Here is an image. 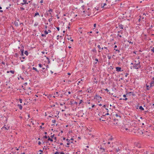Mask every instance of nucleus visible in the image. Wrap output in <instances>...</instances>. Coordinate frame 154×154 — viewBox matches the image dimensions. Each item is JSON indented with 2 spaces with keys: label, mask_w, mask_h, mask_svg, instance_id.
Masks as SVG:
<instances>
[{
  "label": "nucleus",
  "mask_w": 154,
  "mask_h": 154,
  "mask_svg": "<svg viewBox=\"0 0 154 154\" xmlns=\"http://www.w3.org/2000/svg\"><path fill=\"white\" fill-rule=\"evenodd\" d=\"M54 154H64V153L63 152H59L56 151Z\"/></svg>",
  "instance_id": "39448f33"
},
{
  "label": "nucleus",
  "mask_w": 154,
  "mask_h": 154,
  "mask_svg": "<svg viewBox=\"0 0 154 154\" xmlns=\"http://www.w3.org/2000/svg\"><path fill=\"white\" fill-rule=\"evenodd\" d=\"M10 127V126L9 125H8L6 126L5 125L2 127V128L5 129L6 130H8L9 129Z\"/></svg>",
  "instance_id": "f03ea898"
},
{
  "label": "nucleus",
  "mask_w": 154,
  "mask_h": 154,
  "mask_svg": "<svg viewBox=\"0 0 154 154\" xmlns=\"http://www.w3.org/2000/svg\"><path fill=\"white\" fill-rule=\"evenodd\" d=\"M154 85V81H153L150 83V87L153 86Z\"/></svg>",
  "instance_id": "6e6552de"
},
{
  "label": "nucleus",
  "mask_w": 154,
  "mask_h": 154,
  "mask_svg": "<svg viewBox=\"0 0 154 154\" xmlns=\"http://www.w3.org/2000/svg\"><path fill=\"white\" fill-rule=\"evenodd\" d=\"M42 69H45V67H42Z\"/></svg>",
  "instance_id": "338daca9"
},
{
  "label": "nucleus",
  "mask_w": 154,
  "mask_h": 154,
  "mask_svg": "<svg viewBox=\"0 0 154 154\" xmlns=\"http://www.w3.org/2000/svg\"><path fill=\"white\" fill-rule=\"evenodd\" d=\"M24 54L27 56L28 54V53L27 51H25L24 52Z\"/></svg>",
  "instance_id": "a211bd4d"
},
{
  "label": "nucleus",
  "mask_w": 154,
  "mask_h": 154,
  "mask_svg": "<svg viewBox=\"0 0 154 154\" xmlns=\"http://www.w3.org/2000/svg\"><path fill=\"white\" fill-rule=\"evenodd\" d=\"M96 26V24H94V27H95Z\"/></svg>",
  "instance_id": "8fccbe9b"
},
{
  "label": "nucleus",
  "mask_w": 154,
  "mask_h": 154,
  "mask_svg": "<svg viewBox=\"0 0 154 154\" xmlns=\"http://www.w3.org/2000/svg\"><path fill=\"white\" fill-rule=\"evenodd\" d=\"M66 140L68 141V143H67V145H69L70 144V143L69 141V139H67Z\"/></svg>",
  "instance_id": "6ab92c4d"
},
{
  "label": "nucleus",
  "mask_w": 154,
  "mask_h": 154,
  "mask_svg": "<svg viewBox=\"0 0 154 154\" xmlns=\"http://www.w3.org/2000/svg\"><path fill=\"white\" fill-rule=\"evenodd\" d=\"M44 137H45V138L47 139V138H48V137H47V136H45Z\"/></svg>",
  "instance_id": "ea45409f"
},
{
  "label": "nucleus",
  "mask_w": 154,
  "mask_h": 154,
  "mask_svg": "<svg viewBox=\"0 0 154 154\" xmlns=\"http://www.w3.org/2000/svg\"><path fill=\"white\" fill-rule=\"evenodd\" d=\"M134 65L133 68L134 69H138L140 67V62L139 60H138L137 61H135L134 63Z\"/></svg>",
  "instance_id": "f257e3e1"
},
{
  "label": "nucleus",
  "mask_w": 154,
  "mask_h": 154,
  "mask_svg": "<svg viewBox=\"0 0 154 154\" xmlns=\"http://www.w3.org/2000/svg\"><path fill=\"white\" fill-rule=\"evenodd\" d=\"M128 42H129V43L130 44H132L133 42H131V41H128Z\"/></svg>",
  "instance_id": "bb28decb"
},
{
  "label": "nucleus",
  "mask_w": 154,
  "mask_h": 154,
  "mask_svg": "<svg viewBox=\"0 0 154 154\" xmlns=\"http://www.w3.org/2000/svg\"><path fill=\"white\" fill-rule=\"evenodd\" d=\"M115 50L116 51H118L119 52L120 51L119 50H117V49H116H116H115Z\"/></svg>",
  "instance_id": "49530a36"
},
{
  "label": "nucleus",
  "mask_w": 154,
  "mask_h": 154,
  "mask_svg": "<svg viewBox=\"0 0 154 154\" xmlns=\"http://www.w3.org/2000/svg\"><path fill=\"white\" fill-rule=\"evenodd\" d=\"M48 31L49 32H51V31L50 30H48Z\"/></svg>",
  "instance_id": "864d4df0"
},
{
  "label": "nucleus",
  "mask_w": 154,
  "mask_h": 154,
  "mask_svg": "<svg viewBox=\"0 0 154 154\" xmlns=\"http://www.w3.org/2000/svg\"><path fill=\"white\" fill-rule=\"evenodd\" d=\"M19 100H20V103H22V99H20Z\"/></svg>",
  "instance_id": "f704fd0d"
},
{
  "label": "nucleus",
  "mask_w": 154,
  "mask_h": 154,
  "mask_svg": "<svg viewBox=\"0 0 154 154\" xmlns=\"http://www.w3.org/2000/svg\"><path fill=\"white\" fill-rule=\"evenodd\" d=\"M97 47H98V48H99L100 49L101 48H100V45H98L97 46Z\"/></svg>",
  "instance_id": "c85d7f7f"
},
{
  "label": "nucleus",
  "mask_w": 154,
  "mask_h": 154,
  "mask_svg": "<svg viewBox=\"0 0 154 154\" xmlns=\"http://www.w3.org/2000/svg\"><path fill=\"white\" fill-rule=\"evenodd\" d=\"M116 71H117L118 72H119V71H121V68L120 67H116Z\"/></svg>",
  "instance_id": "20e7f679"
},
{
  "label": "nucleus",
  "mask_w": 154,
  "mask_h": 154,
  "mask_svg": "<svg viewBox=\"0 0 154 154\" xmlns=\"http://www.w3.org/2000/svg\"><path fill=\"white\" fill-rule=\"evenodd\" d=\"M115 116L116 117H119V118H120V116H119L118 114H116V115H115Z\"/></svg>",
  "instance_id": "5701e85b"
},
{
  "label": "nucleus",
  "mask_w": 154,
  "mask_h": 154,
  "mask_svg": "<svg viewBox=\"0 0 154 154\" xmlns=\"http://www.w3.org/2000/svg\"><path fill=\"white\" fill-rule=\"evenodd\" d=\"M117 45H115V46H114V48H117Z\"/></svg>",
  "instance_id": "bf43d9fd"
},
{
  "label": "nucleus",
  "mask_w": 154,
  "mask_h": 154,
  "mask_svg": "<svg viewBox=\"0 0 154 154\" xmlns=\"http://www.w3.org/2000/svg\"><path fill=\"white\" fill-rule=\"evenodd\" d=\"M28 4V3L26 2V0H23V3H21V4L22 5H23L24 4Z\"/></svg>",
  "instance_id": "0eeeda50"
},
{
  "label": "nucleus",
  "mask_w": 154,
  "mask_h": 154,
  "mask_svg": "<svg viewBox=\"0 0 154 154\" xmlns=\"http://www.w3.org/2000/svg\"><path fill=\"white\" fill-rule=\"evenodd\" d=\"M38 66L40 67H42V66H43L41 64H38Z\"/></svg>",
  "instance_id": "4be33fe9"
},
{
  "label": "nucleus",
  "mask_w": 154,
  "mask_h": 154,
  "mask_svg": "<svg viewBox=\"0 0 154 154\" xmlns=\"http://www.w3.org/2000/svg\"><path fill=\"white\" fill-rule=\"evenodd\" d=\"M106 5V4L105 3L103 5V7L105 6Z\"/></svg>",
  "instance_id": "79ce46f5"
},
{
  "label": "nucleus",
  "mask_w": 154,
  "mask_h": 154,
  "mask_svg": "<svg viewBox=\"0 0 154 154\" xmlns=\"http://www.w3.org/2000/svg\"><path fill=\"white\" fill-rule=\"evenodd\" d=\"M54 134H53V135H51V138H53V137H54Z\"/></svg>",
  "instance_id": "2f4dec72"
},
{
  "label": "nucleus",
  "mask_w": 154,
  "mask_h": 154,
  "mask_svg": "<svg viewBox=\"0 0 154 154\" xmlns=\"http://www.w3.org/2000/svg\"><path fill=\"white\" fill-rule=\"evenodd\" d=\"M104 48L106 49H107V47H104Z\"/></svg>",
  "instance_id": "e2e57ef3"
},
{
  "label": "nucleus",
  "mask_w": 154,
  "mask_h": 154,
  "mask_svg": "<svg viewBox=\"0 0 154 154\" xmlns=\"http://www.w3.org/2000/svg\"><path fill=\"white\" fill-rule=\"evenodd\" d=\"M68 75H71V74L69 73H68Z\"/></svg>",
  "instance_id": "13d9d810"
},
{
  "label": "nucleus",
  "mask_w": 154,
  "mask_h": 154,
  "mask_svg": "<svg viewBox=\"0 0 154 154\" xmlns=\"http://www.w3.org/2000/svg\"><path fill=\"white\" fill-rule=\"evenodd\" d=\"M101 97L99 96H98L97 95H96L95 97V98L96 99H99V98H101Z\"/></svg>",
  "instance_id": "1a4fd4ad"
},
{
  "label": "nucleus",
  "mask_w": 154,
  "mask_h": 154,
  "mask_svg": "<svg viewBox=\"0 0 154 154\" xmlns=\"http://www.w3.org/2000/svg\"><path fill=\"white\" fill-rule=\"evenodd\" d=\"M2 64H4V65L5 64V63L3 61L2 62Z\"/></svg>",
  "instance_id": "c03bdc74"
},
{
  "label": "nucleus",
  "mask_w": 154,
  "mask_h": 154,
  "mask_svg": "<svg viewBox=\"0 0 154 154\" xmlns=\"http://www.w3.org/2000/svg\"><path fill=\"white\" fill-rule=\"evenodd\" d=\"M87 91L88 93H91V88H89L87 89Z\"/></svg>",
  "instance_id": "9d476101"
},
{
  "label": "nucleus",
  "mask_w": 154,
  "mask_h": 154,
  "mask_svg": "<svg viewBox=\"0 0 154 154\" xmlns=\"http://www.w3.org/2000/svg\"><path fill=\"white\" fill-rule=\"evenodd\" d=\"M48 140L50 141L51 142H53V140L52 139H51L49 137H48Z\"/></svg>",
  "instance_id": "f3484780"
},
{
  "label": "nucleus",
  "mask_w": 154,
  "mask_h": 154,
  "mask_svg": "<svg viewBox=\"0 0 154 154\" xmlns=\"http://www.w3.org/2000/svg\"><path fill=\"white\" fill-rule=\"evenodd\" d=\"M110 143V142H109L108 143V144H109Z\"/></svg>",
  "instance_id": "774afa93"
},
{
  "label": "nucleus",
  "mask_w": 154,
  "mask_h": 154,
  "mask_svg": "<svg viewBox=\"0 0 154 154\" xmlns=\"http://www.w3.org/2000/svg\"><path fill=\"white\" fill-rule=\"evenodd\" d=\"M151 51L154 53V47H153L152 49L151 50Z\"/></svg>",
  "instance_id": "cd10ccee"
},
{
  "label": "nucleus",
  "mask_w": 154,
  "mask_h": 154,
  "mask_svg": "<svg viewBox=\"0 0 154 154\" xmlns=\"http://www.w3.org/2000/svg\"><path fill=\"white\" fill-rule=\"evenodd\" d=\"M54 139L55 140V142L57 140V137H54Z\"/></svg>",
  "instance_id": "7c9ffc66"
},
{
  "label": "nucleus",
  "mask_w": 154,
  "mask_h": 154,
  "mask_svg": "<svg viewBox=\"0 0 154 154\" xmlns=\"http://www.w3.org/2000/svg\"><path fill=\"white\" fill-rule=\"evenodd\" d=\"M45 28L46 29H47V26H45Z\"/></svg>",
  "instance_id": "052dcab7"
},
{
  "label": "nucleus",
  "mask_w": 154,
  "mask_h": 154,
  "mask_svg": "<svg viewBox=\"0 0 154 154\" xmlns=\"http://www.w3.org/2000/svg\"><path fill=\"white\" fill-rule=\"evenodd\" d=\"M41 144V142L40 141H39L38 143V144L39 145H40Z\"/></svg>",
  "instance_id": "e433bc0d"
},
{
  "label": "nucleus",
  "mask_w": 154,
  "mask_h": 154,
  "mask_svg": "<svg viewBox=\"0 0 154 154\" xmlns=\"http://www.w3.org/2000/svg\"><path fill=\"white\" fill-rule=\"evenodd\" d=\"M68 93L69 94H71V92L70 91H69Z\"/></svg>",
  "instance_id": "4d7b16f0"
},
{
  "label": "nucleus",
  "mask_w": 154,
  "mask_h": 154,
  "mask_svg": "<svg viewBox=\"0 0 154 154\" xmlns=\"http://www.w3.org/2000/svg\"><path fill=\"white\" fill-rule=\"evenodd\" d=\"M106 107V106L105 105H104L103 106V107H104V108H105V107Z\"/></svg>",
  "instance_id": "603ef678"
},
{
  "label": "nucleus",
  "mask_w": 154,
  "mask_h": 154,
  "mask_svg": "<svg viewBox=\"0 0 154 154\" xmlns=\"http://www.w3.org/2000/svg\"><path fill=\"white\" fill-rule=\"evenodd\" d=\"M140 18L138 20L139 22H140L141 20V17L140 16Z\"/></svg>",
  "instance_id": "473e14b6"
},
{
  "label": "nucleus",
  "mask_w": 154,
  "mask_h": 154,
  "mask_svg": "<svg viewBox=\"0 0 154 154\" xmlns=\"http://www.w3.org/2000/svg\"><path fill=\"white\" fill-rule=\"evenodd\" d=\"M43 151L41 150H40L38 151V154H42Z\"/></svg>",
  "instance_id": "f8f14e48"
},
{
  "label": "nucleus",
  "mask_w": 154,
  "mask_h": 154,
  "mask_svg": "<svg viewBox=\"0 0 154 154\" xmlns=\"http://www.w3.org/2000/svg\"><path fill=\"white\" fill-rule=\"evenodd\" d=\"M37 15H39V14L38 12H36L35 14V16H36Z\"/></svg>",
  "instance_id": "aec40b11"
},
{
  "label": "nucleus",
  "mask_w": 154,
  "mask_h": 154,
  "mask_svg": "<svg viewBox=\"0 0 154 154\" xmlns=\"http://www.w3.org/2000/svg\"><path fill=\"white\" fill-rule=\"evenodd\" d=\"M20 9L22 10H24V8H23V7H21Z\"/></svg>",
  "instance_id": "72a5a7b5"
},
{
  "label": "nucleus",
  "mask_w": 154,
  "mask_h": 154,
  "mask_svg": "<svg viewBox=\"0 0 154 154\" xmlns=\"http://www.w3.org/2000/svg\"><path fill=\"white\" fill-rule=\"evenodd\" d=\"M32 69H33V70H35L36 72H39V71L37 70V69L36 68H35L34 67H33Z\"/></svg>",
  "instance_id": "4468645a"
},
{
  "label": "nucleus",
  "mask_w": 154,
  "mask_h": 154,
  "mask_svg": "<svg viewBox=\"0 0 154 154\" xmlns=\"http://www.w3.org/2000/svg\"><path fill=\"white\" fill-rule=\"evenodd\" d=\"M112 139H113V138H111L110 139H109V140H112Z\"/></svg>",
  "instance_id": "4c0bfd02"
},
{
  "label": "nucleus",
  "mask_w": 154,
  "mask_h": 154,
  "mask_svg": "<svg viewBox=\"0 0 154 154\" xmlns=\"http://www.w3.org/2000/svg\"><path fill=\"white\" fill-rule=\"evenodd\" d=\"M123 100H127V98H125L124 99H123Z\"/></svg>",
  "instance_id": "a18cd8bd"
},
{
  "label": "nucleus",
  "mask_w": 154,
  "mask_h": 154,
  "mask_svg": "<svg viewBox=\"0 0 154 154\" xmlns=\"http://www.w3.org/2000/svg\"><path fill=\"white\" fill-rule=\"evenodd\" d=\"M52 122L54 123H55L56 122V121L55 119L53 120H52Z\"/></svg>",
  "instance_id": "b1692460"
},
{
  "label": "nucleus",
  "mask_w": 154,
  "mask_h": 154,
  "mask_svg": "<svg viewBox=\"0 0 154 154\" xmlns=\"http://www.w3.org/2000/svg\"><path fill=\"white\" fill-rule=\"evenodd\" d=\"M54 95L55 96H54L53 97H58L59 96V94H58V92H56L54 93Z\"/></svg>",
  "instance_id": "7ed1b4c3"
},
{
  "label": "nucleus",
  "mask_w": 154,
  "mask_h": 154,
  "mask_svg": "<svg viewBox=\"0 0 154 154\" xmlns=\"http://www.w3.org/2000/svg\"><path fill=\"white\" fill-rule=\"evenodd\" d=\"M45 32V34H47L48 33V31H47V30H45L44 32Z\"/></svg>",
  "instance_id": "412c9836"
},
{
  "label": "nucleus",
  "mask_w": 154,
  "mask_h": 154,
  "mask_svg": "<svg viewBox=\"0 0 154 154\" xmlns=\"http://www.w3.org/2000/svg\"><path fill=\"white\" fill-rule=\"evenodd\" d=\"M139 108L140 109V110H143L144 109V108L141 106H140L139 107Z\"/></svg>",
  "instance_id": "2eb2a0df"
},
{
  "label": "nucleus",
  "mask_w": 154,
  "mask_h": 154,
  "mask_svg": "<svg viewBox=\"0 0 154 154\" xmlns=\"http://www.w3.org/2000/svg\"><path fill=\"white\" fill-rule=\"evenodd\" d=\"M106 109L107 111V112H108V109L107 108H106Z\"/></svg>",
  "instance_id": "3c124183"
},
{
  "label": "nucleus",
  "mask_w": 154,
  "mask_h": 154,
  "mask_svg": "<svg viewBox=\"0 0 154 154\" xmlns=\"http://www.w3.org/2000/svg\"><path fill=\"white\" fill-rule=\"evenodd\" d=\"M73 140V139L71 138V139H70V140H69V141L70 142L71 140Z\"/></svg>",
  "instance_id": "6e6d98bb"
},
{
  "label": "nucleus",
  "mask_w": 154,
  "mask_h": 154,
  "mask_svg": "<svg viewBox=\"0 0 154 154\" xmlns=\"http://www.w3.org/2000/svg\"><path fill=\"white\" fill-rule=\"evenodd\" d=\"M14 24L16 26H18L19 25V23L17 21H15Z\"/></svg>",
  "instance_id": "9b49d317"
},
{
  "label": "nucleus",
  "mask_w": 154,
  "mask_h": 154,
  "mask_svg": "<svg viewBox=\"0 0 154 154\" xmlns=\"http://www.w3.org/2000/svg\"><path fill=\"white\" fill-rule=\"evenodd\" d=\"M57 29L58 31H59L60 30V28L59 27H57Z\"/></svg>",
  "instance_id": "a19ab883"
},
{
  "label": "nucleus",
  "mask_w": 154,
  "mask_h": 154,
  "mask_svg": "<svg viewBox=\"0 0 154 154\" xmlns=\"http://www.w3.org/2000/svg\"><path fill=\"white\" fill-rule=\"evenodd\" d=\"M95 49H93V50H92V51H95Z\"/></svg>",
  "instance_id": "0e129e2a"
},
{
  "label": "nucleus",
  "mask_w": 154,
  "mask_h": 154,
  "mask_svg": "<svg viewBox=\"0 0 154 154\" xmlns=\"http://www.w3.org/2000/svg\"><path fill=\"white\" fill-rule=\"evenodd\" d=\"M43 2V0H42L40 1V3H42Z\"/></svg>",
  "instance_id": "58836bf2"
},
{
  "label": "nucleus",
  "mask_w": 154,
  "mask_h": 154,
  "mask_svg": "<svg viewBox=\"0 0 154 154\" xmlns=\"http://www.w3.org/2000/svg\"><path fill=\"white\" fill-rule=\"evenodd\" d=\"M52 11H53V10H52V9H50V10H48V11H49V12H52Z\"/></svg>",
  "instance_id": "a878e982"
},
{
  "label": "nucleus",
  "mask_w": 154,
  "mask_h": 154,
  "mask_svg": "<svg viewBox=\"0 0 154 154\" xmlns=\"http://www.w3.org/2000/svg\"><path fill=\"white\" fill-rule=\"evenodd\" d=\"M94 105H93L92 106V107H94Z\"/></svg>",
  "instance_id": "69168bd1"
},
{
  "label": "nucleus",
  "mask_w": 154,
  "mask_h": 154,
  "mask_svg": "<svg viewBox=\"0 0 154 154\" xmlns=\"http://www.w3.org/2000/svg\"><path fill=\"white\" fill-rule=\"evenodd\" d=\"M78 85H79V83H81L82 84H83L82 83L83 82H82L83 81L82 79H81V80L79 79V80H78Z\"/></svg>",
  "instance_id": "423d86ee"
},
{
  "label": "nucleus",
  "mask_w": 154,
  "mask_h": 154,
  "mask_svg": "<svg viewBox=\"0 0 154 154\" xmlns=\"http://www.w3.org/2000/svg\"><path fill=\"white\" fill-rule=\"evenodd\" d=\"M3 12V11L2 10H0V12Z\"/></svg>",
  "instance_id": "5fc2aeb1"
},
{
  "label": "nucleus",
  "mask_w": 154,
  "mask_h": 154,
  "mask_svg": "<svg viewBox=\"0 0 154 154\" xmlns=\"http://www.w3.org/2000/svg\"><path fill=\"white\" fill-rule=\"evenodd\" d=\"M63 144V143H60V145H62Z\"/></svg>",
  "instance_id": "680f3d73"
},
{
  "label": "nucleus",
  "mask_w": 154,
  "mask_h": 154,
  "mask_svg": "<svg viewBox=\"0 0 154 154\" xmlns=\"http://www.w3.org/2000/svg\"><path fill=\"white\" fill-rule=\"evenodd\" d=\"M59 96H60V97H62L63 95L62 94H59Z\"/></svg>",
  "instance_id": "c9c22d12"
},
{
  "label": "nucleus",
  "mask_w": 154,
  "mask_h": 154,
  "mask_svg": "<svg viewBox=\"0 0 154 154\" xmlns=\"http://www.w3.org/2000/svg\"><path fill=\"white\" fill-rule=\"evenodd\" d=\"M10 72L12 73L13 74L14 72L13 70H11L10 71Z\"/></svg>",
  "instance_id": "393cba45"
},
{
  "label": "nucleus",
  "mask_w": 154,
  "mask_h": 154,
  "mask_svg": "<svg viewBox=\"0 0 154 154\" xmlns=\"http://www.w3.org/2000/svg\"><path fill=\"white\" fill-rule=\"evenodd\" d=\"M82 100H80L79 104H80L81 103H82Z\"/></svg>",
  "instance_id": "c756f323"
},
{
  "label": "nucleus",
  "mask_w": 154,
  "mask_h": 154,
  "mask_svg": "<svg viewBox=\"0 0 154 154\" xmlns=\"http://www.w3.org/2000/svg\"><path fill=\"white\" fill-rule=\"evenodd\" d=\"M18 106L19 107V109H22V106L21 104H18Z\"/></svg>",
  "instance_id": "ddd939ff"
},
{
  "label": "nucleus",
  "mask_w": 154,
  "mask_h": 154,
  "mask_svg": "<svg viewBox=\"0 0 154 154\" xmlns=\"http://www.w3.org/2000/svg\"><path fill=\"white\" fill-rule=\"evenodd\" d=\"M123 96L124 97H126V95H125V94H124L123 95Z\"/></svg>",
  "instance_id": "de8ad7c7"
},
{
  "label": "nucleus",
  "mask_w": 154,
  "mask_h": 154,
  "mask_svg": "<svg viewBox=\"0 0 154 154\" xmlns=\"http://www.w3.org/2000/svg\"><path fill=\"white\" fill-rule=\"evenodd\" d=\"M109 115V113L108 112V113H106V114H105V115Z\"/></svg>",
  "instance_id": "09e8293b"
},
{
  "label": "nucleus",
  "mask_w": 154,
  "mask_h": 154,
  "mask_svg": "<svg viewBox=\"0 0 154 154\" xmlns=\"http://www.w3.org/2000/svg\"><path fill=\"white\" fill-rule=\"evenodd\" d=\"M105 91H109L107 89V88H106V89H105Z\"/></svg>",
  "instance_id": "37998d69"
},
{
  "label": "nucleus",
  "mask_w": 154,
  "mask_h": 154,
  "mask_svg": "<svg viewBox=\"0 0 154 154\" xmlns=\"http://www.w3.org/2000/svg\"><path fill=\"white\" fill-rule=\"evenodd\" d=\"M122 129L124 131H125V130H126V131L128 130V129L127 128H123Z\"/></svg>",
  "instance_id": "dca6fc26"
}]
</instances>
